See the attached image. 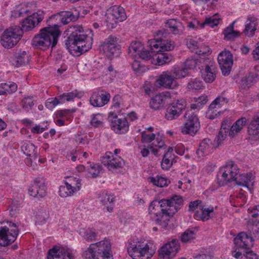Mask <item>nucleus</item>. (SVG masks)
Instances as JSON below:
<instances>
[{
	"label": "nucleus",
	"instance_id": "nucleus-30",
	"mask_svg": "<svg viewBox=\"0 0 259 259\" xmlns=\"http://www.w3.org/2000/svg\"><path fill=\"white\" fill-rule=\"evenodd\" d=\"M30 55L25 51L19 50L15 53V63L17 66H21L28 64L29 62Z\"/></svg>",
	"mask_w": 259,
	"mask_h": 259
},
{
	"label": "nucleus",
	"instance_id": "nucleus-23",
	"mask_svg": "<svg viewBox=\"0 0 259 259\" xmlns=\"http://www.w3.org/2000/svg\"><path fill=\"white\" fill-rule=\"evenodd\" d=\"M47 259H74L68 248L54 246L48 253Z\"/></svg>",
	"mask_w": 259,
	"mask_h": 259
},
{
	"label": "nucleus",
	"instance_id": "nucleus-59",
	"mask_svg": "<svg viewBox=\"0 0 259 259\" xmlns=\"http://www.w3.org/2000/svg\"><path fill=\"white\" fill-rule=\"evenodd\" d=\"M103 120V118L101 114H98L94 116L91 121V123L95 127H99L102 125Z\"/></svg>",
	"mask_w": 259,
	"mask_h": 259
},
{
	"label": "nucleus",
	"instance_id": "nucleus-28",
	"mask_svg": "<svg viewBox=\"0 0 259 259\" xmlns=\"http://www.w3.org/2000/svg\"><path fill=\"white\" fill-rule=\"evenodd\" d=\"M158 50L157 53L152 56V63L155 65H163L171 61L172 57L168 53H163Z\"/></svg>",
	"mask_w": 259,
	"mask_h": 259
},
{
	"label": "nucleus",
	"instance_id": "nucleus-10",
	"mask_svg": "<svg viewBox=\"0 0 259 259\" xmlns=\"http://www.w3.org/2000/svg\"><path fill=\"white\" fill-rule=\"evenodd\" d=\"M19 232L16 224L7 222V226L0 228V246H6L14 242Z\"/></svg>",
	"mask_w": 259,
	"mask_h": 259
},
{
	"label": "nucleus",
	"instance_id": "nucleus-7",
	"mask_svg": "<svg viewBox=\"0 0 259 259\" xmlns=\"http://www.w3.org/2000/svg\"><path fill=\"white\" fill-rule=\"evenodd\" d=\"M106 26L111 30L115 28L119 22H122L126 18L124 9L120 6H114L110 8L106 14Z\"/></svg>",
	"mask_w": 259,
	"mask_h": 259
},
{
	"label": "nucleus",
	"instance_id": "nucleus-12",
	"mask_svg": "<svg viewBox=\"0 0 259 259\" xmlns=\"http://www.w3.org/2000/svg\"><path fill=\"white\" fill-rule=\"evenodd\" d=\"M184 117L185 122L184 126L181 128L182 133L191 136L195 135L200 127L197 116L190 111L185 113Z\"/></svg>",
	"mask_w": 259,
	"mask_h": 259
},
{
	"label": "nucleus",
	"instance_id": "nucleus-35",
	"mask_svg": "<svg viewBox=\"0 0 259 259\" xmlns=\"http://www.w3.org/2000/svg\"><path fill=\"white\" fill-rule=\"evenodd\" d=\"M248 135L254 139L259 138V117L251 121L248 127Z\"/></svg>",
	"mask_w": 259,
	"mask_h": 259
},
{
	"label": "nucleus",
	"instance_id": "nucleus-18",
	"mask_svg": "<svg viewBox=\"0 0 259 259\" xmlns=\"http://www.w3.org/2000/svg\"><path fill=\"white\" fill-rule=\"evenodd\" d=\"M101 161L107 166L109 170L112 171L122 167L124 164V160L120 157L117 155L113 156L111 152H106L101 157Z\"/></svg>",
	"mask_w": 259,
	"mask_h": 259
},
{
	"label": "nucleus",
	"instance_id": "nucleus-6",
	"mask_svg": "<svg viewBox=\"0 0 259 259\" xmlns=\"http://www.w3.org/2000/svg\"><path fill=\"white\" fill-rule=\"evenodd\" d=\"M127 252L133 259H149L154 253V250L150 248L149 245L143 246L139 242L130 243Z\"/></svg>",
	"mask_w": 259,
	"mask_h": 259
},
{
	"label": "nucleus",
	"instance_id": "nucleus-61",
	"mask_svg": "<svg viewBox=\"0 0 259 259\" xmlns=\"http://www.w3.org/2000/svg\"><path fill=\"white\" fill-rule=\"evenodd\" d=\"M155 139V135L154 134H147L144 132L142 135V142L143 143H150Z\"/></svg>",
	"mask_w": 259,
	"mask_h": 259
},
{
	"label": "nucleus",
	"instance_id": "nucleus-36",
	"mask_svg": "<svg viewBox=\"0 0 259 259\" xmlns=\"http://www.w3.org/2000/svg\"><path fill=\"white\" fill-rule=\"evenodd\" d=\"M205 60V58L201 57L197 59H188L185 63L184 67L187 71L190 69H194L197 66L199 68V67H201V65L204 63Z\"/></svg>",
	"mask_w": 259,
	"mask_h": 259
},
{
	"label": "nucleus",
	"instance_id": "nucleus-26",
	"mask_svg": "<svg viewBox=\"0 0 259 259\" xmlns=\"http://www.w3.org/2000/svg\"><path fill=\"white\" fill-rule=\"evenodd\" d=\"M167 34L168 32L165 29L159 30L156 33L157 36H160V48L159 50H161L160 52L169 51L174 48L173 42L163 39L166 37Z\"/></svg>",
	"mask_w": 259,
	"mask_h": 259
},
{
	"label": "nucleus",
	"instance_id": "nucleus-17",
	"mask_svg": "<svg viewBox=\"0 0 259 259\" xmlns=\"http://www.w3.org/2000/svg\"><path fill=\"white\" fill-rule=\"evenodd\" d=\"M199 69L202 78L206 82L211 83L215 79L218 71L214 62L206 59L201 67H199Z\"/></svg>",
	"mask_w": 259,
	"mask_h": 259
},
{
	"label": "nucleus",
	"instance_id": "nucleus-31",
	"mask_svg": "<svg viewBox=\"0 0 259 259\" xmlns=\"http://www.w3.org/2000/svg\"><path fill=\"white\" fill-rule=\"evenodd\" d=\"M60 20L62 24L66 25L71 22L76 21L78 18L77 13L74 14L71 11H62L58 13Z\"/></svg>",
	"mask_w": 259,
	"mask_h": 259
},
{
	"label": "nucleus",
	"instance_id": "nucleus-53",
	"mask_svg": "<svg viewBox=\"0 0 259 259\" xmlns=\"http://www.w3.org/2000/svg\"><path fill=\"white\" fill-rule=\"evenodd\" d=\"M195 238V234L193 231L187 230L185 231L181 236V241L183 242H188Z\"/></svg>",
	"mask_w": 259,
	"mask_h": 259
},
{
	"label": "nucleus",
	"instance_id": "nucleus-34",
	"mask_svg": "<svg viewBox=\"0 0 259 259\" xmlns=\"http://www.w3.org/2000/svg\"><path fill=\"white\" fill-rule=\"evenodd\" d=\"M168 93L164 94H159L155 96L150 102V107L154 109L158 110L163 107L164 104V98Z\"/></svg>",
	"mask_w": 259,
	"mask_h": 259
},
{
	"label": "nucleus",
	"instance_id": "nucleus-49",
	"mask_svg": "<svg viewBox=\"0 0 259 259\" xmlns=\"http://www.w3.org/2000/svg\"><path fill=\"white\" fill-rule=\"evenodd\" d=\"M66 182L74 192L79 191L80 189L81 184L79 179L70 177L68 179V181Z\"/></svg>",
	"mask_w": 259,
	"mask_h": 259
},
{
	"label": "nucleus",
	"instance_id": "nucleus-2",
	"mask_svg": "<svg viewBox=\"0 0 259 259\" xmlns=\"http://www.w3.org/2000/svg\"><path fill=\"white\" fill-rule=\"evenodd\" d=\"M70 32L66 46L70 54H82L91 49L93 44L92 31H84L81 25H72L68 29Z\"/></svg>",
	"mask_w": 259,
	"mask_h": 259
},
{
	"label": "nucleus",
	"instance_id": "nucleus-45",
	"mask_svg": "<svg viewBox=\"0 0 259 259\" xmlns=\"http://www.w3.org/2000/svg\"><path fill=\"white\" fill-rule=\"evenodd\" d=\"M75 193L74 191L71 188L69 185L65 182V185L61 186L59 188V195L61 197H67L70 196Z\"/></svg>",
	"mask_w": 259,
	"mask_h": 259
},
{
	"label": "nucleus",
	"instance_id": "nucleus-33",
	"mask_svg": "<svg viewBox=\"0 0 259 259\" xmlns=\"http://www.w3.org/2000/svg\"><path fill=\"white\" fill-rule=\"evenodd\" d=\"M174 159L173 149L171 147H168L167 152L163 156L161 162L162 168L166 170L168 169L172 165Z\"/></svg>",
	"mask_w": 259,
	"mask_h": 259
},
{
	"label": "nucleus",
	"instance_id": "nucleus-57",
	"mask_svg": "<svg viewBox=\"0 0 259 259\" xmlns=\"http://www.w3.org/2000/svg\"><path fill=\"white\" fill-rule=\"evenodd\" d=\"M34 100L32 96H28L25 97L22 100L23 107L28 110L31 109L34 105Z\"/></svg>",
	"mask_w": 259,
	"mask_h": 259
},
{
	"label": "nucleus",
	"instance_id": "nucleus-43",
	"mask_svg": "<svg viewBox=\"0 0 259 259\" xmlns=\"http://www.w3.org/2000/svg\"><path fill=\"white\" fill-rule=\"evenodd\" d=\"M98 199L104 205L110 204L114 202V198L106 191H103L99 193Z\"/></svg>",
	"mask_w": 259,
	"mask_h": 259
},
{
	"label": "nucleus",
	"instance_id": "nucleus-3",
	"mask_svg": "<svg viewBox=\"0 0 259 259\" xmlns=\"http://www.w3.org/2000/svg\"><path fill=\"white\" fill-rule=\"evenodd\" d=\"M59 27L58 24H54L42 28L40 33L33 38L32 46L42 50H46L50 46L53 49L57 44L58 37L61 34Z\"/></svg>",
	"mask_w": 259,
	"mask_h": 259
},
{
	"label": "nucleus",
	"instance_id": "nucleus-24",
	"mask_svg": "<svg viewBox=\"0 0 259 259\" xmlns=\"http://www.w3.org/2000/svg\"><path fill=\"white\" fill-rule=\"evenodd\" d=\"M110 99V95L108 92L101 90L93 93L90 98V103L94 107H100L107 104Z\"/></svg>",
	"mask_w": 259,
	"mask_h": 259
},
{
	"label": "nucleus",
	"instance_id": "nucleus-63",
	"mask_svg": "<svg viewBox=\"0 0 259 259\" xmlns=\"http://www.w3.org/2000/svg\"><path fill=\"white\" fill-rule=\"evenodd\" d=\"M202 201L199 200H197L191 202L189 205V210L194 211L196 208L200 209L202 205L201 204Z\"/></svg>",
	"mask_w": 259,
	"mask_h": 259
},
{
	"label": "nucleus",
	"instance_id": "nucleus-37",
	"mask_svg": "<svg viewBox=\"0 0 259 259\" xmlns=\"http://www.w3.org/2000/svg\"><path fill=\"white\" fill-rule=\"evenodd\" d=\"M22 151L27 156L32 157L33 160L37 158V153L35 152V146L30 143H25L21 147Z\"/></svg>",
	"mask_w": 259,
	"mask_h": 259
},
{
	"label": "nucleus",
	"instance_id": "nucleus-9",
	"mask_svg": "<svg viewBox=\"0 0 259 259\" xmlns=\"http://www.w3.org/2000/svg\"><path fill=\"white\" fill-rule=\"evenodd\" d=\"M239 169L237 166L232 161L227 163L226 165L222 167L218 176V183L220 186H223L229 182L234 181L238 174Z\"/></svg>",
	"mask_w": 259,
	"mask_h": 259
},
{
	"label": "nucleus",
	"instance_id": "nucleus-1",
	"mask_svg": "<svg viewBox=\"0 0 259 259\" xmlns=\"http://www.w3.org/2000/svg\"><path fill=\"white\" fill-rule=\"evenodd\" d=\"M183 200L182 197L178 195L172 196L170 199H163L160 201H153L149 206V210L151 214L155 217V222L164 229L168 226L170 217L180 209Z\"/></svg>",
	"mask_w": 259,
	"mask_h": 259
},
{
	"label": "nucleus",
	"instance_id": "nucleus-64",
	"mask_svg": "<svg viewBox=\"0 0 259 259\" xmlns=\"http://www.w3.org/2000/svg\"><path fill=\"white\" fill-rule=\"evenodd\" d=\"M250 215L253 218H256V220L259 222V205L253 207L250 210Z\"/></svg>",
	"mask_w": 259,
	"mask_h": 259
},
{
	"label": "nucleus",
	"instance_id": "nucleus-20",
	"mask_svg": "<svg viewBox=\"0 0 259 259\" xmlns=\"http://www.w3.org/2000/svg\"><path fill=\"white\" fill-rule=\"evenodd\" d=\"M44 18V15L42 11L34 13L29 16L22 22V27L20 28L22 31V34L24 31H28L35 27L41 22Z\"/></svg>",
	"mask_w": 259,
	"mask_h": 259
},
{
	"label": "nucleus",
	"instance_id": "nucleus-47",
	"mask_svg": "<svg viewBox=\"0 0 259 259\" xmlns=\"http://www.w3.org/2000/svg\"><path fill=\"white\" fill-rule=\"evenodd\" d=\"M220 18L218 14H215L211 17L206 18L205 21L201 24V28L204 27L205 25H208L210 27H213L219 24Z\"/></svg>",
	"mask_w": 259,
	"mask_h": 259
},
{
	"label": "nucleus",
	"instance_id": "nucleus-42",
	"mask_svg": "<svg viewBox=\"0 0 259 259\" xmlns=\"http://www.w3.org/2000/svg\"><path fill=\"white\" fill-rule=\"evenodd\" d=\"M100 168L98 165L87 163V172L85 176L89 178H96L100 174Z\"/></svg>",
	"mask_w": 259,
	"mask_h": 259
},
{
	"label": "nucleus",
	"instance_id": "nucleus-13",
	"mask_svg": "<svg viewBox=\"0 0 259 259\" xmlns=\"http://www.w3.org/2000/svg\"><path fill=\"white\" fill-rule=\"evenodd\" d=\"M108 120L110 122L111 128L117 134L126 133L129 129V124L126 118L116 113L110 112L108 115Z\"/></svg>",
	"mask_w": 259,
	"mask_h": 259
},
{
	"label": "nucleus",
	"instance_id": "nucleus-58",
	"mask_svg": "<svg viewBox=\"0 0 259 259\" xmlns=\"http://www.w3.org/2000/svg\"><path fill=\"white\" fill-rule=\"evenodd\" d=\"M84 237L87 241H92L96 239L97 234L91 229H88L84 232Z\"/></svg>",
	"mask_w": 259,
	"mask_h": 259
},
{
	"label": "nucleus",
	"instance_id": "nucleus-51",
	"mask_svg": "<svg viewBox=\"0 0 259 259\" xmlns=\"http://www.w3.org/2000/svg\"><path fill=\"white\" fill-rule=\"evenodd\" d=\"M78 94L77 92H72L67 93H64L59 96L60 102L62 103H65L66 101L69 102L72 101L75 98L77 97Z\"/></svg>",
	"mask_w": 259,
	"mask_h": 259
},
{
	"label": "nucleus",
	"instance_id": "nucleus-48",
	"mask_svg": "<svg viewBox=\"0 0 259 259\" xmlns=\"http://www.w3.org/2000/svg\"><path fill=\"white\" fill-rule=\"evenodd\" d=\"M143 49V45L141 42L138 41L133 42L128 48V53L131 54L132 56H136L137 54H139Z\"/></svg>",
	"mask_w": 259,
	"mask_h": 259
},
{
	"label": "nucleus",
	"instance_id": "nucleus-27",
	"mask_svg": "<svg viewBox=\"0 0 259 259\" xmlns=\"http://www.w3.org/2000/svg\"><path fill=\"white\" fill-rule=\"evenodd\" d=\"M215 143L208 138L204 139L199 144V147L197 151L199 157L205 156L211 152V150L215 148Z\"/></svg>",
	"mask_w": 259,
	"mask_h": 259
},
{
	"label": "nucleus",
	"instance_id": "nucleus-44",
	"mask_svg": "<svg viewBox=\"0 0 259 259\" xmlns=\"http://www.w3.org/2000/svg\"><path fill=\"white\" fill-rule=\"evenodd\" d=\"M171 74L174 77V79L177 80V79L185 77L188 75V71L184 67L175 68L170 71Z\"/></svg>",
	"mask_w": 259,
	"mask_h": 259
},
{
	"label": "nucleus",
	"instance_id": "nucleus-5",
	"mask_svg": "<svg viewBox=\"0 0 259 259\" xmlns=\"http://www.w3.org/2000/svg\"><path fill=\"white\" fill-rule=\"evenodd\" d=\"M252 238L244 232H241L235 238L234 244L238 248L243 249L241 259H258V256L249 249L252 243Z\"/></svg>",
	"mask_w": 259,
	"mask_h": 259
},
{
	"label": "nucleus",
	"instance_id": "nucleus-4",
	"mask_svg": "<svg viewBox=\"0 0 259 259\" xmlns=\"http://www.w3.org/2000/svg\"><path fill=\"white\" fill-rule=\"evenodd\" d=\"M83 259H112L111 244L107 239L90 244L83 251Z\"/></svg>",
	"mask_w": 259,
	"mask_h": 259
},
{
	"label": "nucleus",
	"instance_id": "nucleus-16",
	"mask_svg": "<svg viewBox=\"0 0 259 259\" xmlns=\"http://www.w3.org/2000/svg\"><path fill=\"white\" fill-rule=\"evenodd\" d=\"M180 245L179 241L174 239L163 245L158 250L159 259H172L176 254Z\"/></svg>",
	"mask_w": 259,
	"mask_h": 259
},
{
	"label": "nucleus",
	"instance_id": "nucleus-25",
	"mask_svg": "<svg viewBox=\"0 0 259 259\" xmlns=\"http://www.w3.org/2000/svg\"><path fill=\"white\" fill-rule=\"evenodd\" d=\"M252 175L251 173L243 174L238 175L234 179V181L238 185L247 188L249 190H251L253 186Z\"/></svg>",
	"mask_w": 259,
	"mask_h": 259
},
{
	"label": "nucleus",
	"instance_id": "nucleus-8",
	"mask_svg": "<svg viewBox=\"0 0 259 259\" xmlns=\"http://www.w3.org/2000/svg\"><path fill=\"white\" fill-rule=\"evenodd\" d=\"M22 37V31L20 27L14 26L4 31L1 41L3 47L10 48L16 45Z\"/></svg>",
	"mask_w": 259,
	"mask_h": 259
},
{
	"label": "nucleus",
	"instance_id": "nucleus-55",
	"mask_svg": "<svg viewBox=\"0 0 259 259\" xmlns=\"http://www.w3.org/2000/svg\"><path fill=\"white\" fill-rule=\"evenodd\" d=\"M157 38H154L149 40L148 43L151 50L153 52H157L160 48V36H157Z\"/></svg>",
	"mask_w": 259,
	"mask_h": 259
},
{
	"label": "nucleus",
	"instance_id": "nucleus-50",
	"mask_svg": "<svg viewBox=\"0 0 259 259\" xmlns=\"http://www.w3.org/2000/svg\"><path fill=\"white\" fill-rule=\"evenodd\" d=\"M202 82L197 78L191 79L187 85L188 88L192 91L202 89Z\"/></svg>",
	"mask_w": 259,
	"mask_h": 259
},
{
	"label": "nucleus",
	"instance_id": "nucleus-41",
	"mask_svg": "<svg viewBox=\"0 0 259 259\" xmlns=\"http://www.w3.org/2000/svg\"><path fill=\"white\" fill-rule=\"evenodd\" d=\"M148 180L154 185L159 187L167 186L170 183L169 180L158 176L156 177H149Z\"/></svg>",
	"mask_w": 259,
	"mask_h": 259
},
{
	"label": "nucleus",
	"instance_id": "nucleus-40",
	"mask_svg": "<svg viewBox=\"0 0 259 259\" xmlns=\"http://www.w3.org/2000/svg\"><path fill=\"white\" fill-rule=\"evenodd\" d=\"M246 124V119L245 118H241L237 120L231 126L229 132V136L233 137L235 134L239 133Z\"/></svg>",
	"mask_w": 259,
	"mask_h": 259
},
{
	"label": "nucleus",
	"instance_id": "nucleus-60",
	"mask_svg": "<svg viewBox=\"0 0 259 259\" xmlns=\"http://www.w3.org/2000/svg\"><path fill=\"white\" fill-rule=\"evenodd\" d=\"M227 134L223 133L222 132H219L218 135L215 137L214 143H215V148L218 147L223 141L225 140V139L227 137Z\"/></svg>",
	"mask_w": 259,
	"mask_h": 259
},
{
	"label": "nucleus",
	"instance_id": "nucleus-22",
	"mask_svg": "<svg viewBox=\"0 0 259 259\" xmlns=\"http://www.w3.org/2000/svg\"><path fill=\"white\" fill-rule=\"evenodd\" d=\"M29 194L34 197L42 198L47 194V187L45 180L42 178H36L34 184L29 188Z\"/></svg>",
	"mask_w": 259,
	"mask_h": 259
},
{
	"label": "nucleus",
	"instance_id": "nucleus-21",
	"mask_svg": "<svg viewBox=\"0 0 259 259\" xmlns=\"http://www.w3.org/2000/svg\"><path fill=\"white\" fill-rule=\"evenodd\" d=\"M157 87H163L165 89H174L179 86L177 80L171 74L170 71L163 72L155 81Z\"/></svg>",
	"mask_w": 259,
	"mask_h": 259
},
{
	"label": "nucleus",
	"instance_id": "nucleus-56",
	"mask_svg": "<svg viewBox=\"0 0 259 259\" xmlns=\"http://www.w3.org/2000/svg\"><path fill=\"white\" fill-rule=\"evenodd\" d=\"M36 223H42L46 221L48 218V213L46 210H39L36 212Z\"/></svg>",
	"mask_w": 259,
	"mask_h": 259
},
{
	"label": "nucleus",
	"instance_id": "nucleus-52",
	"mask_svg": "<svg viewBox=\"0 0 259 259\" xmlns=\"http://www.w3.org/2000/svg\"><path fill=\"white\" fill-rule=\"evenodd\" d=\"M132 67L135 72L138 75L141 74L146 70V67L145 65H142L138 60H135L132 63Z\"/></svg>",
	"mask_w": 259,
	"mask_h": 259
},
{
	"label": "nucleus",
	"instance_id": "nucleus-14",
	"mask_svg": "<svg viewBox=\"0 0 259 259\" xmlns=\"http://www.w3.org/2000/svg\"><path fill=\"white\" fill-rule=\"evenodd\" d=\"M228 102L227 98L219 96L217 97L209 106L206 112V116L210 119L216 118L221 113H223L226 109L224 106Z\"/></svg>",
	"mask_w": 259,
	"mask_h": 259
},
{
	"label": "nucleus",
	"instance_id": "nucleus-19",
	"mask_svg": "<svg viewBox=\"0 0 259 259\" xmlns=\"http://www.w3.org/2000/svg\"><path fill=\"white\" fill-rule=\"evenodd\" d=\"M218 60L222 73L224 75H228L233 64L232 54L225 50L219 54Z\"/></svg>",
	"mask_w": 259,
	"mask_h": 259
},
{
	"label": "nucleus",
	"instance_id": "nucleus-54",
	"mask_svg": "<svg viewBox=\"0 0 259 259\" xmlns=\"http://www.w3.org/2000/svg\"><path fill=\"white\" fill-rule=\"evenodd\" d=\"M60 97L48 99L46 102V106L49 109L54 108L56 105L59 104H63L60 102Z\"/></svg>",
	"mask_w": 259,
	"mask_h": 259
},
{
	"label": "nucleus",
	"instance_id": "nucleus-46",
	"mask_svg": "<svg viewBox=\"0 0 259 259\" xmlns=\"http://www.w3.org/2000/svg\"><path fill=\"white\" fill-rule=\"evenodd\" d=\"M201 210V213L199 214V218L203 221H205L209 220L213 215V207L204 208L202 205L200 209Z\"/></svg>",
	"mask_w": 259,
	"mask_h": 259
},
{
	"label": "nucleus",
	"instance_id": "nucleus-38",
	"mask_svg": "<svg viewBox=\"0 0 259 259\" xmlns=\"http://www.w3.org/2000/svg\"><path fill=\"white\" fill-rule=\"evenodd\" d=\"M235 22L234 21L229 25L224 31V38L226 40H234L239 36L240 33L238 31L234 30V25Z\"/></svg>",
	"mask_w": 259,
	"mask_h": 259
},
{
	"label": "nucleus",
	"instance_id": "nucleus-39",
	"mask_svg": "<svg viewBox=\"0 0 259 259\" xmlns=\"http://www.w3.org/2000/svg\"><path fill=\"white\" fill-rule=\"evenodd\" d=\"M167 27L174 34H179L182 31L181 29L182 23L176 19H171L167 20L166 22Z\"/></svg>",
	"mask_w": 259,
	"mask_h": 259
},
{
	"label": "nucleus",
	"instance_id": "nucleus-11",
	"mask_svg": "<svg viewBox=\"0 0 259 259\" xmlns=\"http://www.w3.org/2000/svg\"><path fill=\"white\" fill-rule=\"evenodd\" d=\"M118 40L117 37L111 35L103 42L102 49L107 57L112 59L119 56L120 47L118 44Z\"/></svg>",
	"mask_w": 259,
	"mask_h": 259
},
{
	"label": "nucleus",
	"instance_id": "nucleus-32",
	"mask_svg": "<svg viewBox=\"0 0 259 259\" xmlns=\"http://www.w3.org/2000/svg\"><path fill=\"white\" fill-rule=\"evenodd\" d=\"M166 147L161 137H157L149 146L151 152L156 156H158V152L162 149H165Z\"/></svg>",
	"mask_w": 259,
	"mask_h": 259
},
{
	"label": "nucleus",
	"instance_id": "nucleus-62",
	"mask_svg": "<svg viewBox=\"0 0 259 259\" xmlns=\"http://www.w3.org/2000/svg\"><path fill=\"white\" fill-rule=\"evenodd\" d=\"M17 89V85L15 83L10 84L5 83L4 85V90H5V93L8 92L9 94L15 92L16 91Z\"/></svg>",
	"mask_w": 259,
	"mask_h": 259
},
{
	"label": "nucleus",
	"instance_id": "nucleus-15",
	"mask_svg": "<svg viewBox=\"0 0 259 259\" xmlns=\"http://www.w3.org/2000/svg\"><path fill=\"white\" fill-rule=\"evenodd\" d=\"M187 103L184 99L178 100L168 105L165 113V118L168 120L177 118L186 107Z\"/></svg>",
	"mask_w": 259,
	"mask_h": 259
},
{
	"label": "nucleus",
	"instance_id": "nucleus-29",
	"mask_svg": "<svg viewBox=\"0 0 259 259\" xmlns=\"http://www.w3.org/2000/svg\"><path fill=\"white\" fill-rule=\"evenodd\" d=\"M258 25L257 19L255 17H249L245 22L243 33L246 36L252 37L254 35Z\"/></svg>",
	"mask_w": 259,
	"mask_h": 259
}]
</instances>
